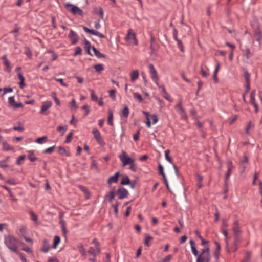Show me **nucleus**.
Masks as SVG:
<instances>
[{
  "instance_id": "f257e3e1",
  "label": "nucleus",
  "mask_w": 262,
  "mask_h": 262,
  "mask_svg": "<svg viewBox=\"0 0 262 262\" xmlns=\"http://www.w3.org/2000/svg\"><path fill=\"white\" fill-rule=\"evenodd\" d=\"M135 154L133 153L131 157H129L128 155L124 151H122L119 155L118 157L122 162V166L125 167L129 166V169L132 171H137V166L136 163V159L135 158Z\"/></svg>"
},
{
  "instance_id": "f03ea898",
  "label": "nucleus",
  "mask_w": 262,
  "mask_h": 262,
  "mask_svg": "<svg viewBox=\"0 0 262 262\" xmlns=\"http://www.w3.org/2000/svg\"><path fill=\"white\" fill-rule=\"evenodd\" d=\"M4 243L11 251L15 253L18 252V247L20 242L17 238L12 235H8L5 236Z\"/></svg>"
},
{
  "instance_id": "7ed1b4c3",
  "label": "nucleus",
  "mask_w": 262,
  "mask_h": 262,
  "mask_svg": "<svg viewBox=\"0 0 262 262\" xmlns=\"http://www.w3.org/2000/svg\"><path fill=\"white\" fill-rule=\"evenodd\" d=\"M210 260V255L209 253V249L207 246H205L200 254L198 255L196 262H209Z\"/></svg>"
},
{
  "instance_id": "20e7f679",
  "label": "nucleus",
  "mask_w": 262,
  "mask_h": 262,
  "mask_svg": "<svg viewBox=\"0 0 262 262\" xmlns=\"http://www.w3.org/2000/svg\"><path fill=\"white\" fill-rule=\"evenodd\" d=\"M148 68L149 72L150 77L151 78L153 81L158 86H159L160 85H159V83H158L159 77H158V74H157L156 69L155 68L154 66L152 64H149Z\"/></svg>"
},
{
  "instance_id": "39448f33",
  "label": "nucleus",
  "mask_w": 262,
  "mask_h": 262,
  "mask_svg": "<svg viewBox=\"0 0 262 262\" xmlns=\"http://www.w3.org/2000/svg\"><path fill=\"white\" fill-rule=\"evenodd\" d=\"M125 39L129 43H134L136 45L138 44L135 33L132 29L128 30Z\"/></svg>"
},
{
  "instance_id": "423d86ee",
  "label": "nucleus",
  "mask_w": 262,
  "mask_h": 262,
  "mask_svg": "<svg viewBox=\"0 0 262 262\" xmlns=\"http://www.w3.org/2000/svg\"><path fill=\"white\" fill-rule=\"evenodd\" d=\"M71 7V8L70 9V11L74 14V15H79L80 16H82L83 15V11L78 8V7L74 6L71 4L70 3H67L65 4V7L66 8H68L69 7Z\"/></svg>"
},
{
  "instance_id": "0eeeda50",
  "label": "nucleus",
  "mask_w": 262,
  "mask_h": 262,
  "mask_svg": "<svg viewBox=\"0 0 262 262\" xmlns=\"http://www.w3.org/2000/svg\"><path fill=\"white\" fill-rule=\"evenodd\" d=\"M100 248L99 246L96 245L95 247V248H94L92 247H90V248L88 250V253L89 254L93 255L94 256V257L89 258V260L91 262H95L96 259L95 257L97 254L100 253Z\"/></svg>"
},
{
  "instance_id": "6e6552de",
  "label": "nucleus",
  "mask_w": 262,
  "mask_h": 262,
  "mask_svg": "<svg viewBox=\"0 0 262 262\" xmlns=\"http://www.w3.org/2000/svg\"><path fill=\"white\" fill-rule=\"evenodd\" d=\"M52 105V103L50 101H47L42 103V105L40 110V113L47 115L49 112L47 111Z\"/></svg>"
},
{
  "instance_id": "1a4fd4ad",
  "label": "nucleus",
  "mask_w": 262,
  "mask_h": 262,
  "mask_svg": "<svg viewBox=\"0 0 262 262\" xmlns=\"http://www.w3.org/2000/svg\"><path fill=\"white\" fill-rule=\"evenodd\" d=\"M8 102L10 106L14 109L23 107V105L21 103H17L15 102L14 97L13 96L9 98Z\"/></svg>"
},
{
  "instance_id": "9d476101",
  "label": "nucleus",
  "mask_w": 262,
  "mask_h": 262,
  "mask_svg": "<svg viewBox=\"0 0 262 262\" xmlns=\"http://www.w3.org/2000/svg\"><path fill=\"white\" fill-rule=\"evenodd\" d=\"M255 95H256V91L255 90H253L252 92L251 93L250 97V103L255 108V112L257 113L258 111V106L257 104L255 102Z\"/></svg>"
},
{
  "instance_id": "9b49d317",
  "label": "nucleus",
  "mask_w": 262,
  "mask_h": 262,
  "mask_svg": "<svg viewBox=\"0 0 262 262\" xmlns=\"http://www.w3.org/2000/svg\"><path fill=\"white\" fill-rule=\"evenodd\" d=\"M83 29L85 32H86L88 33H90L91 34L94 35L98 36L101 38L105 37V36L103 34L100 33L99 32L95 31L93 29H90L85 26L83 27Z\"/></svg>"
},
{
  "instance_id": "f8f14e48",
  "label": "nucleus",
  "mask_w": 262,
  "mask_h": 262,
  "mask_svg": "<svg viewBox=\"0 0 262 262\" xmlns=\"http://www.w3.org/2000/svg\"><path fill=\"white\" fill-rule=\"evenodd\" d=\"M176 109L177 111L180 114L181 117L183 118L186 117V114L184 111V108L182 107V102H180L176 106Z\"/></svg>"
},
{
  "instance_id": "ddd939ff",
  "label": "nucleus",
  "mask_w": 262,
  "mask_h": 262,
  "mask_svg": "<svg viewBox=\"0 0 262 262\" xmlns=\"http://www.w3.org/2000/svg\"><path fill=\"white\" fill-rule=\"evenodd\" d=\"M117 194L119 199H122L127 196L128 191L124 188H120L117 190Z\"/></svg>"
},
{
  "instance_id": "4468645a",
  "label": "nucleus",
  "mask_w": 262,
  "mask_h": 262,
  "mask_svg": "<svg viewBox=\"0 0 262 262\" xmlns=\"http://www.w3.org/2000/svg\"><path fill=\"white\" fill-rule=\"evenodd\" d=\"M68 36L73 45H75L77 43L78 41V36L75 32L71 30Z\"/></svg>"
},
{
  "instance_id": "2eb2a0df",
  "label": "nucleus",
  "mask_w": 262,
  "mask_h": 262,
  "mask_svg": "<svg viewBox=\"0 0 262 262\" xmlns=\"http://www.w3.org/2000/svg\"><path fill=\"white\" fill-rule=\"evenodd\" d=\"M120 176L119 172H116L114 176L109 178L107 180L108 185H111L112 183H116L118 181V178Z\"/></svg>"
},
{
  "instance_id": "dca6fc26",
  "label": "nucleus",
  "mask_w": 262,
  "mask_h": 262,
  "mask_svg": "<svg viewBox=\"0 0 262 262\" xmlns=\"http://www.w3.org/2000/svg\"><path fill=\"white\" fill-rule=\"evenodd\" d=\"M254 37L256 40L259 42V45L260 46L261 44V41L262 40V34L258 29H256L254 30Z\"/></svg>"
},
{
  "instance_id": "f3484780",
  "label": "nucleus",
  "mask_w": 262,
  "mask_h": 262,
  "mask_svg": "<svg viewBox=\"0 0 262 262\" xmlns=\"http://www.w3.org/2000/svg\"><path fill=\"white\" fill-rule=\"evenodd\" d=\"M130 80L132 82H134L136 81L137 79H138L139 76V73L137 70H135L132 71L130 73Z\"/></svg>"
},
{
  "instance_id": "a211bd4d",
  "label": "nucleus",
  "mask_w": 262,
  "mask_h": 262,
  "mask_svg": "<svg viewBox=\"0 0 262 262\" xmlns=\"http://www.w3.org/2000/svg\"><path fill=\"white\" fill-rule=\"evenodd\" d=\"M50 249V246L49 242L47 240L45 239L43 241L41 251L45 253H47L48 252H49Z\"/></svg>"
},
{
  "instance_id": "6ab92c4d",
  "label": "nucleus",
  "mask_w": 262,
  "mask_h": 262,
  "mask_svg": "<svg viewBox=\"0 0 262 262\" xmlns=\"http://www.w3.org/2000/svg\"><path fill=\"white\" fill-rule=\"evenodd\" d=\"M93 134L94 135L95 138L97 141V142L99 143H100L102 140V139L101 138V136L99 131L97 129H94L93 130Z\"/></svg>"
},
{
  "instance_id": "aec40b11",
  "label": "nucleus",
  "mask_w": 262,
  "mask_h": 262,
  "mask_svg": "<svg viewBox=\"0 0 262 262\" xmlns=\"http://www.w3.org/2000/svg\"><path fill=\"white\" fill-rule=\"evenodd\" d=\"M233 230L235 235H237L240 232V228L238 224V222L237 221H235L232 227Z\"/></svg>"
},
{
  "instance_id": "412c9836",
  "label": "nucleus",
  "mask_w": 262,
  "mask_h": 262,
  "mask_svg": "<svg viewBox=\"0 0 262 262\" xmlns=\"http://www.w3.org/2000/svg\"><path fill=\"white\" fill-rule=\"evenodd\" d=\"M190 244L191 248L192 253L196 256H198L199 252L195 247L194 241L193 240H190Z\"/></svg>"
},
{
  "instance_id": "4be33fe9",
  "label": "nucleus",
  "mask_w": 262,
  "mask_h": 262,
  "mask_svg": "<svg viewBox=\"0 0 262 262\" xmlns=\"http://www.w3.org/2000/svg\"><path fill=\"white\" fill-rule=\"evenodd\" d=\"M77 249L79 252L81 253V255L85 258L86 256V252H85L82 244H79L77 245Z\"/></svg>"
},
{
  "instance_id": "5701e85b",
  "label": "nucleus",
  "mask_w": 262,
  "mask_h": 262,
  "mask_svg": "<svg viewBox=\"0 0 262 262\" xmlns=\"http://www.w3.org/2000/svg\"><path fill=\"white\" fill-rule=\"evenodd\" d=\"M252 56V53L251 52L249 49H246L243 54L244 60H248Z\"/></svg>"
},
{
  "instance_id": "b1692460",
  "label": "nucleus",
  "mask_w": 262,
  "mask_h": 262,
  "mask_svg": "<svg viewBox=\"0 0 262 262\" xmlns=\"http://www.w3.org/2000/svg\"><path fill=\"white\" fill-rule=\"evenodd\" d=\"M58 153L62 156H70L69 152L66 150L65 148L62 146L58 147Z\"/></svg>"
},
{
  "instance_id": "393cba45",
  "label": "nucleus",
  "mask_w": 262,
  "mask_h": 262,
  "mask_svg": "<svg viewBox=\"0 0 262 262\" xmlns=\"http://www.w3.org/2000/svg\"><path fill=\"white\" fill-rule=\"evenodd\" d=\"M108 115L107 123L110 125L112 126L113 125V114L111 110H109L108 111Z\"/></svg>"
},
{
  "instance_id": "a878e982",
  "label": "nucleus",
  "mask_w": 262,
  "mask_h": 262,
  "mask_svg": "<svg viewBox=\"0 0 262 262\" xmlns=\"http://www.w3.org/2000/svg\"><path fill=\"white\" fill-rule=\"evenodd\" d=\"M18 77L20 80L19 85L21 89H23L25 86V78L21 73H18Z\"/></svg>"
},
{
  "instance_id": "bb28decb",
  "label": "nucleus",
  "mask_w": 262,
  "mask_h": 262,
  "mask_svg": "<svg viewBox=\"0 0 262 262\" xmlns=\"http://www.w3.org/2000/svg\"><path fill=\"white\" fill-rule=\"evenodd\" d=\"M3 149L4 150H13L14 151L13 148L11 147L6 141H4L2 143Z\"/></svg>"
},
{
  "instance_id": "cd10ccee",
  "label": "nucleus",
  "mask_w": 262,
  "mask_h": 262,
  "mask_svg": "<svg viewBox=\"0 0 262 262\" xmlns=\"http://www.w3.org/2000/svg\"><path fill=\"white\" fill-rule=\"evenodd\" d=\"M91 47L90 42L88 40L85 39L84 40V48L86 50L87 53L90 55H92V54L90 53Z\"/></svg>"
},
{
  "instance_id": "c85d7f7f",
  "label": "nucleus",
  "mask_w": 262,
  "mask_h": 262,
  "mask_svg": "<svg viewBox=\"0 0 262 262\" xmlns=\"http://www.w3.org/2000/svg\"><path fill=\"white\" fill-rule=\"evenodd\" d=\"M60 242V238L59 236L56 235L54 238V244L53 246V248L54 249H56L57 245L59 244Z\"/></svg>"
},
{
  "instance_id": "c756f323",
  "label": "nucleus",
  "mask_w": 262,
  "mask_h": 262,
  "mask_svg": "<svg viewBox=\"0 0 262 262\" xmlns=\"http://www.w3.org/2000/svg\"><path fill=\"white\" fill-rule=\"evenodd\" d=\"M47 141V137L46 136H43L40 138H38L36 140V142L38 144H42Z\"/></svg>"
},
{
  "instance_id": "7c9ffc66",
  "label": "nucleus",
  "mask_w": 262,
  "mask_h": 262,
  "mask_svg": "<svg viewBox=\"0 0 262 262\" xmlns=\"http://www.w3.org/2000/svg\"><path fill=\"white\" fill-rule=\"evenodd\" d=\"M251 256V253L250 252H247L246 253L245 256L242 260V262H250Z\"/></svg>"
},
{
  "instance_id": "2f4dec72",
  "label": "nucleus",
  "mask_w": 262,
  "mask_h": 262,
  "mask_svg": "<svg viewBox=\"0 0 262 262\" xmlns=\"http://www.w3.org/2000/svg\"><path fill=\"white\" fill-rule=\"evenodd\" d=\"M129 111L128 108L127 106H125L122 110L121 116L127 118L129 115Z\"/></svg>"
},
{
  "instance_id": "473e14b6",
  "label": "nucleus",
  "mask_w": 262,
  "mask_h": 262,
  "mask_svg": "<svg viewBox=\"0 0 262 262\" xmlns=\"http://www.w3.org/2000/svg\"><path fill=\"white\" fill-rule=\"evenodd\" d=\"M92 50L94 52V54L98 58L104 57V56L102 53H101L99 51H98L94 47H92Z\"/></svg>"
},
{
  "instance_id": "72a5a7b5",
  "label": "nucleus",
  "mask_w": 262,
  "mask_h": 262,
  "mask_svg": "<svg viewBox=\"0 0 262 262\" xmlns=\"http://www.w3.org/2000/svg\"><path fill=\"white\" fill-rule=\"evenodd\" d=\"M160 88L162 89V90L163 92V96L164 98L168 100L170 99V96L166 92L165 89L163 85H160L159 86Z\"/></svg>"
},
{
  "instance_id": "f704fd0d",
  "label": "nucleus",
  "mask_w": 262,
  "mask_h": 262,
  "mask_svg": "<svg viewBox=\"0 0 262 262\" xmlns=\"http://www.w3.org/2000/svg\"><path fill=\"white\" fill-rule=\"evenodd\" d=\"M94 69L96 72H100L104 70V66L102 64H97L94 66Z\"/></svg>"
},
{
  "instance_id": "c9c22d12",
  "label": "nucleus",
  "mask_w": 262,
  "mask_h": 262,
  "mask_svg": "<svg viewBox=\"0 0 262 262\" xmlns=\"http://www.w3.org/2000/svg\"><path fill=\"white\" fill-rule=\"evenodd\" d=\"M90 91L91 92V97L92 100L93 101L97 102L98 100V97L96 95L95 92L93 90H91V89L90 90Z\"/></svg>"
},
{
  "instance_id": "e433bc0d",
  "label": "nucleus",
  "mask_w": 262,
  "mask_h": 262,
  "mask_svg": "<svg viewBox=\"0 0 262 262\" xmlns=\"http://www.w3.org/2000/svg\"><path fill=\"white\" fill-rule=\"evenodd\" d=\"M115 197V192L114 191L110 192L107 194L105 195V199L108 198L110 202H112V200Z\"/></svg>"
},
{
  "instance_id": "4c0bfd02",
  "label": "nucleus",
  "mask_w": 262,
  "mask_h": 262,
  "mask_svg": "<svg viewBox=\"0 0 262 262\" xmlns=\"http://www.w3.org/2000/svg\"><path fill=\"white\" fill-rule=\"evenodd\" d=\"M4 64L6 67V70L8 72H10L11 71V67L10 66V63L9 60L5 61L4 62Z\"/></svg>"
},
{
  "instance_id": "58836bf2",
  "label": "nucleus",
  "mask_w": 262,
  "mask_h": 262,
  "mask_svg": "<svg viewBox=\"0 0 262 262\" xmlns=\"http://www.w3.org/2000/svg\"><path fill=\"white\" fill-rule=\"evenodd\" d=\"M130 182L129 178L127 176L123 177L121 180V184L122 185H127Z\"/></svg>"
},
{
  "instance_id": "ea45409f",
  "label": "nucleus",
  "mask_w": 262,
  "mask_h": 262,
  "mask_svg": "<svg viewBox=\"0 0 262 262\" xmlns=\"http://www.w3.org/2000/svg\"><path fill=\"white\" fill-rule=\"evenodd\" d=\"M51 96L54 99V100H55L56 104L57 105L60 106V102L59 100L56 97V93L53 92L52 93V94H51Z\"/></svg>"
},
{
  "instance_id": "a19ab883",
  "label": "nucleus",
  "mask_w": 262,
  "mask_h": 262,
  "mask_svg": "<svg viewBox=\"0 0 262 262\" xmlns=\"http://www.w3.org/2000/svg\"><path fill=\"white\" fill-rule=\"evenodd\" d=\"M28 158L31 162H34L36 160L37 158L35 156L34 154L32 151H30L28 155Z\"/></svg>"
},
{
  "instance_id": "79ce46f5",
  "label": "nucleus",
  "mask_w": 262,
  "mask_h": 262,
  "mask_svg": "<svg viewBox=\"0 0 262 262\" xmlns=\"http://www.w3.org/2000/svg\"><path fill=\"white\" fill-rule=\"evenodd\" d=\"M78 108V106L76 104V102L75 99H72L71 103H70L71 110H76Z\"/></svg>"
},
{
  "instance_id": "37998d69",
  "label": "nucleus",
  "mask_w": 262,
  "mask_h": 262,
  "mask_svg": "<svg viewBox=\"0 0 262 262\" xmlns=\"http://www.w3.org/2000/svg\"><path fill=\"white\" fill-rule=\"evenodd\" d=\"M24 53L29 58H31L32 54L31 50L27 47L25 48Z\"/></svg>"
},
{
  "instance_id": "c03bdc74",
  "label": "nucleus",
  "mask_w": 262,
  "mask_h": 262,
  "mask_svg": "<svg viewBox=\"0 0 262 262\" xmlns=\"http://www.w3.org/2000/svg\"><path fill=\"white\" fill-rule=\"evenodd\" d=\"M152 239V237L149 235H147L145 239V244L147 246H149L150 244H149V242Z\"/></svg>"
},
{
  "instance_id": "a18cd8bd",
  "label": "nucleus",
  "mask_w": 262,
  "mask_h": 262,
  "mask_svg": "<svg viewBox=\"0 0 262 262\" xmlns=\"http://www.w3.org/2000/svg\"><path fill=\"white\" fill-rule=\"evenodd\" d=\"M159 170L160 174H161L163 176V178H165V174L164 172V169L162 165L160 164L159 165Z\"/></svg>"
},
{
  "instance_id": "49530a36",
  "label": "nucleus",
  "mask_w": 262,
  "mask_h": 262,
  "mask_svg": "<svg viewBox=\"0 0 262 262\" xmlns=\"http://www.w3.org/2000/svg\"><path fill=\"white\" fill-rule=\"evenodd\" d=\"M169 150H166L165 151V159L170 163H172V159L169 156Z\"/></svg>"
},
{
  "instance_id": "de8ad7c7",
  "label": "nucleus",
  "mask_w": 262,
  "mask_h": 262,
  "mask_svg": "<svg viewBox=\"0 0 262 262\" xmlns=\"http://www.w3.org/2000/svg\"><path fill=\"white\" fill-rule=\"evenodd\" d=\"M175 40L177 41L178 48L182 51H184V47H183V46L182 45V43L181 42V41L180 40H179L176 37H175Z\"/></svg>"
},
{
  "instance_id": "09e8293b",
  "label": "nucleus",
  "mask_w": 262,
  "mask_h": 262,
  "mask_svg": "<svg viewBox=\"0 0 262 262\" xmlns=\"http://www.w3.org/2000/svg\"><path fill=\"white\" fill-rule=\"evenodd\" d=\"M134 97L138 100H139V101L141 102L143 100L142 97L141 95L138 93H133Z\"/></svg>"
},
{
  "instance_id": "8fccbe9b",
  "label": "nucleus",
  "mask_w": 262,
  "mask_h": 262,
  "mask_svg": "<svg viewBox=\"0 0 262 262\" xmlns=\"http://www.w3.org/2000/svg\"><path fill=\"white\" fill-rule=\"evenodd\" d=\"M73 136V133L72 132H70L69 134L67 136L66 140L65 142L66 143H68L71 142Z\"/></svg>"
},
{
  "instance_id": "3c124183",
  "label": "nucleus",
  "mask_w": 262,
  "mask_h": 262,
  "mask_svg": "<svg viewBox=\"0 0 262 262\" xmlns=\"http://www.w3.org/2000/svg\"><path fill=\"white\" fill-rule=\"evenodd\" d=\"M228 226L227 221L225 219L222 220L221 229H227Z\"/></svg>"
},
{
  "instance_id": "603ef678",
  "label": "nucleus",
  "mask_w": 262,
  "mask_h": 262,
  "mask_svg": "<svg viewBox=\"0 0 262 262\" xmlns=\"http://www.w3.org/2000/svg\"><path fill=\"white\" fill-rule=\"evenodd\" d=\"M54 148H55V146H53L52 147H49V148L46 149L43 151V153H45V154H51V153H52L54 151Z\"/></svg>"
},
{
  "instance_id": "864d4df0",
  "label": "nucleus",
  "mask_w": 262,
  "mask_h": 262,
  "mask_svg": "<svg viewBox=\"0 0 262 262\" xmlns=\"http://www.w3.org/2000/svg\"><path fill=\"white\" fill-rule=\"evenodd\" d=\"M25 158V155H22V156L19 157L17 160V165H21L23 161L24 160Z\"/></svg>"
},
{
  "instance_id": "5fc2aeb1",
  "label": "nucleus",
  "mask_w": 262,
  "mask_h": 262,
  "mask_svg": "<svg viewBox=\"0 0 262 262\" xmlns=\"http://www.w3.org/2000/svg\"><path fill=\"white\" fill-rule=\"evenodd\" d=\"M67 128L64 127H63L62 126H59L57 128V130L59 132H62V134H61V135H63V134H64V133L66 132V131L67 130Z\"/></svg>"
},
{
  "instance_id": "6e6d98bb",
  "label": "nucleus",
  "mask_w": 262,
  "mask_h": 262,
  "mask_svg": "<svg viewBox=\"0 0 262 262\" xmlns=\"http://www.w3.org/2000/svg\"><path fill=\"white\" fill-rule=\"evenodd\" d=\"M150 118L152 120L153 124L156 123L159 120L158 116L155 114L151 115Z\"/></svg>"
},
{
  "instance_id": "4d7b16f0",
  "label": "nucleus",
  "mask_w": 262,
  "mask_h": 262,
  "mask_svg": "<svg viewBox=\"0 0 262 262\" xmlns=\"http://www.w3.org/2000/svg\"><path fill=\"white\" fill-rule=\"evenodd\" d=\"M252 126H253V124L252 123V122L251 121H250L248 123V124L246 125V128H245V133L246 134L249 133V130L250 129L251 127Z\"/></svg>"
},
{
  "instance_id": "13d9d810",
  "label": "nucleus",
  "mask_w": 262,
  "mask_h": 262,
  "mask_svg": "<svg viewBox=\"0 0 262 262\" xmlns=\"http://www.w3.org/2000/svg\"><path fill=\"white\" fill-rule=\"evenodd\" d=\"M201 74L202 75V76L203 77L206 78V77H207L209 76V73L208 72L205 71L202 68H201Z\"/></svg>"
},
{
  "instance_id": "bf43d9fd",
  "label": "nucleus",
  "mask_w": 262,
  "mask_h": 262,
  "mask_svg": "<svg viewBox=\"0 0 262 262\" xmlns=\"http://www.w3.org/2000/svg\"><path fill=\"white\" fill-rule=\"evenodd\" d=\"M232 166L230 164H228V169L226 174V179H228L231 173Z\"/></svg>"
},
{
  "instance_id": "052dcab7",
  "label": "nucleus",
  "mask_w": 262,
  "mask_h": 262,
  "mask_svg": "<svg viewBox=\"0 0 262 262\" xmlns=\"http://www.w3.org/2000/svg\"><path fill=\"white\" fill-rule=\"evenodd\" d=\"M75 53L74 55V56H76L78 55H79L81 54V49L79 47H77L75 48Z\"/></svg>"
},
{
  "instance_id": "680f3d73",
  "label": "nucleus",
  "mask_w": 262,
  "mask_h": 262,
  "mask_svg": "<svg viewBox=\"0 0 262 262\" xmlns=\"http://www.w3.org/2000/svg\"><path fill=\"white\" fill-rule=\"evenodd\" d=\"M115 92L116 91L114 90H112L109 91V96L113 100L115 99Z\"/></svg>"
},
{
  "instance_id": "e2e57ef3",
  "label": "nucleus",
  "mask_w": 262,
  "mask_h": 262,
  "mask_svg": "<svg viewBox=\"0 0 262 262\" xmlns=\"http://www.w3.org/2000/svg\"><path fill=\"white\" fill-rule=\"evenodd\" d=\"M244 76H245L246 82L250 83V74L247 72H245Z\"/></svg>"
},
{
  "instance_id": "0e129e2a",
  "label": "nucleus",
  "mask_w": 262,
  "mask_h": 262,
  "mask_svg": "<svg viewBox=\"0 0 262 262\" xmlns=\"http://www.w3.org/2000/svg\"><path fill=\"white\" fill-rule=\"evenodd\" d=\"M6 182L9 184L13 185H15L17 183L16 181L13 179H9L7 180Z\"/></svg>"
},
{
  "instance_id": "69168bd1",
  "label": "nucleus",
  "mask_w": 262,
  "mask_h": 262,
  "mask_svg": "<svg viewBox=\"0 0 262 262\" xmlns=\"http://www.w3.org/2000/svg\"><path fill=\"white\" fill-rule=\"evenodd\" d=\"M96 12L98 13L101 16V18H103V11L101 8L96 9Z\"/></svg>"
},
{
  "instance_id": "338daca9",
  "label": "nucleus",
  "mask_w": 262,
  "mask_h": 262,
  "mask_svg": "<svg viewBox=\"0 0 262 262\" xmlns=\"http://www.w3.org/2000/svg\"><path fill=\"white\" fill-rule=\"evenodd\" d=\"M171 259L172 256L171 255H168L164 258L162 262H169Z\"/></svg>"
},
{
  "instance_id": "774afa93",
  "label": "nucleus",
  "mask_w": 262,
  "mask_h": 262,
  "mask_svg": "<svg viewBox=\"0 0 262 262\" xmlns=\"http://www.w3.org/2000/svg\"><path fill=\"white\" fill-rule=\"evenodd\" d=\"M48 262H59V261L56 257H49Z\"/></svg>"
}]
</instances>
